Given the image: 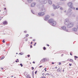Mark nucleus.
Returning a JSON list of instances; mask_svg holds the SVG:
<instances>
[{
	"mask_svg": "<svg viewBox=\"0 0 78 78\" xmlns=\"http://www.w3.org/2000/svg\"><path fill=\"white\" fill-rule=\"evenodd\" d=\"M50 18V16L47 15L45 16V19H44V20H48V19Z\"/></svg>",
	"mask_w": 78,
	"mask_h": 78,
	"instance_id": "5",
	"label": "nucleus"
},
{
	"mask_svg": "<svg viewBox=\"0 0 78 78\" xmlns=\"http://www.w3.org/2000/svg\"><path fill=\"white\" fill-rule=\"evenodd\" d=\"M55 69H57V67H55Z\"/></svg>",
	"mask_w": 78,
	"mask_h": 78,
	"instance_id": "62",
	"label": "nucleus"
},
{
	"mask_svg": "<svg viewBox=\"0 0 78 78\" xmlns=\"http://www.w3.org/2000/svg\"><path fill=\"white\" fill-rule=\"evenodd\" d=\"M63 72H64V70L63 69Z\"/></svg>",
	"mask_w": 78,
	"mask_h": 78,
	"instance_id": "61",
	"label": "nucleus"
},
{
	"mask_svg": "<svg viewBox=\"0 0 78 78\" xmlns=\"http://www.w3.org/2000/svg\"><path fill=\"white\" fill-rule=\"evenodd\" d=\"M42 75H43V76H44V73H43V74H42Z\"/></svg>",
	"mask_w": 78,
	"mask_h": 78,
	"instance_id": "55",
	"label": "nucleus"
},
{
	"mask_svg": "<svg viewBox=\"0 0 78 78\" xmlns=\"http://www.w3.org/2000/svg\"><path fill=\"white\" fill-rule=\"evenodd\" d=\"M51 25H52V26H55V25H56V21H54L51 24Z\"/></svg>",
	"mask_w": 78,
	"mask_h": 78,
	"instance_id": "7",
	"label": "nucleus"
},
{
	"mask_svg": "<svg viewBox=\"0 0 78 78\" xmlns=\"http://www.w3.org/2000/svg\"><path fill=\"white\" fill-rule=\"evenodd\" d=\"M27 2H28L29 3H31V2H32L33 1V0H27Z\"/></svg>",
	"mask_w": 78,
	"mask_h": 78,
	"instance_id": "18",
	"label": "nucleus"
},
{
	"mask_svg": "<svg viewBox=\"0 0 78 78\" xmlns=\"http://www.w3.org/2000/svg\"><path fill=\"white\" fill-rule=\"evenodd\" d=\"M69 61H70V62H73V60L72 59H70L69 60Z\"/></svg>",
	"mask_w": 78,
	"mask_h": 78,
	"instance_id": "21",
	"label": "nucleus"
},
{
	"mask_svg": "<svg viewBox=\"0 0 78 78\" xmlns=\"http://www.w3.org/2000/svg\"><path fill=\"white\" fill-rule=\"evenodd\" d=\"M46 75H49V73H46Z\"/></svg>",
	"mask_w": 78,
	"mask_h": 78,
	"instance_id": "46",
	"label": "nucleus"
},
{
	"mask_svg": "<svg viewBox=\"0 0 78 78\" xmlns=\"http://www.w3.org/2000/svg\"><path fill=\"white\" fill-rule=\"evenodd\" d=\"M36 41L35 39H34L33 40V41Z\"/></svg>",
	"mask_w": 78,
	"mask_h": 78,
	"instance_id": "56",
	"label": "nucleus"
},
{
	"mask_svg": "<svg viewBox=\"0 0 78 78\" xmlns=\"http://www.w3.org/2000/svg\"><path fill=\"white\" fill-rule=\"evenodd\" d=\"M28 41V39L27 38L25 39V41Z\"/></svg>",
	"mask_w": 78,
	"mask_h": 78,
	"instance_id": "42",
	"label": "nucleus"
},
{
	"mask_svg": "<svg viewBox=\"0 0 78 78\" xmlns=\"http://www.w3.org/2000/svg\"><path fill=\"white\" fill-rule=\"evenodd\" d=\"M58 64H59V65H61V62H59L58 63Z\"/></svg>",
	"mask_w": 78,
	"mask_h": 78,
	"instance_id": "39",
	"label": "nucleus"
},
{
	"mask_svg": "<svg viewBox=\"0 0 78 78\" xmlns=\"http://www.w3.org/2000/svg\"><path fill=\"white\" fill-rule=\"evenodd\" d=\"M55 64V63L54 62H52V63H51V64Z\"/></svg>",
	"mask_w": 78,
	"mask_h": 78,
	"instance_id": "47",
	"label": "nucleus"
},
{
	"mask_svg": "<svg viewBox=\"0 0 78 78\" xmlns=\"http://www.w3.org/2000/svg\"><path fill=\"white\" fill-rule=\"evenodd\" d=\"M48 3L50 5H51V4H52V2H51V1L49 0L48 1Z\"/></svg>",
	"mask_w": 78,
	"mask_h": 78,
	"instance_id": "17",
	"label": "nucleus"
},
{
	"mask_svg": "<svg viewBox=\"0 0 78 78\" xmlns=\"http://www.w3.org/2000/svg\"><path fill=\"white\" fill-rule=\"evenodd\" d=\"M51 16H55V15H54L53 13H52L51 14Z\"/></svg>",
	"mask_w": 78,
	"mask_h": 78,
	"instance_id": "27",
	"label": "nucleus"
},
{
	"mask_svg": "<svg viewBox=\"0 0 78 78\" xmlns=\"http://www.w3.org/2000/svg\"><path fill=\"white\" fill-rule=\"evenodd\" d=\"M11 76V77H13L14 76Z\"/></svg>",
	"mask_w": 78,
	"mask_h": 78,
	"instance_id": "60",
	"label": "nucleus"
},
{
	"mask_svg": "<svg viewBox=\"0 0 78 78\" xmlns=\"http://www.w3.org/2000/svg\"><path fill=\"white\" fill-rule=\"evenodd\" d=\"M2 42H3V43H5V40H3Z\"/></svg>",
	"mask_w": 78,
	"mask_h": 78,
	"instance_id": "37",
	"label": "nucleus"
},
{
	"mask_svg": "<svg viewBox=\"0 0 78 78\" xmlns=\"http://www.w3.org/2000/svg\"><path fill=\"white\" fill-rule=\"evenodd\" d=\"M54 21V20H53V19H50L48 20V22H49V23H51V24H52L53 22Z\"/></svg>",
	"mask_w": 78,
	"mask_h": 78,
	"instance_id": "6",
	"label": "nucleus"
},
{
	"mask_svg": "<svg viewBox=\"0 0 78 78\" xmlns=\"http://www.w3.org/2000/svg\"><path fill=\"white\" fill-rule=\"evenodd\" d=\"M63 56H64V55H63V54H62V55H61V56L62 57Z\"/></svg>",
	"mask_w": 78,
	"mask_h": 78,
	"instance_id": "50",
	"label": "nucleus"
},
{
	"mask_svg": "<svg viewBox=\"0 0 78 78\" xmlns=\"http://www.w3.org/2000/svg\"><path fill=\"white\" fill-rule=\"evenodd\" d=\"M33 44V42H31V43H30V44Z\"/></svg>",
	"mask_w": 78,
	"mask_h": 78,
	"instance_id": "59",
	"label": "nucleus"
},
{
	"mask_svg": "<svg viewBox=\"0 0 78 78\" xmlns=\"http://www.w3.org/2000/svg\"><path fill=\"white\" fill-rule=\"evenodd\" d=\"M31 11L32 13H33V14H34V12H33V10H31Z\"/></svg>",
	"mask_w": 78,
	"mask_h": 78,
	"instance_id": "30",
	"label": "nucleus"
},
{
	"mask_svg": "<svg viewBox=\"0 0 78 78\" xmlns=\"http://www.w3.org/2000/svg\"><path fill=\"white\" fill-rule=\"evenodd\" d=\"M57 70L58 72H61V68H58L57 69Z\"/></svg>",
	"mask_w": 78,
	"mask_h": 78,
	"instance_id": "19",
	"label": "nucleus"
},
{
	"mask_svg": "<svg viewBox=\"0 0 78 78\" xmlns=\"http://www.w3.org/2000/svg\"><path fill=\"white\" fill-rule=\"evenodd\" d=\"M64 24L67 25L68 28H71L73 26V23L71 22H69V19H66L65 20Z\"/></svg>",
	"mask_w": 78,
	"mask_h": 78,
	"instance_id": "1",
	"label": "nucleus"
},
{
	"mask_svg": "<svg viewBox=\"0 0 78 78\" xmlns=\"http://www.w3.org/2000/svg\"><path fill=\"white\" fill-rule=\"evenodd\" d=\"M53 6L54 7V9H57L56 7V6H55V5H53Z\"/></svg>",
	"mask_w": 78,
	"mask_h": 78,
	"instance_id": "16",
	"label": "nucleus"
},
{
	"mask_svg": "<svg viewBox=\"0 0 78 78\" xmlns=\"http://www.w3.org/2000/svg\"><path fill=\"white\" fill-rule=\"evenodd\" d=\"M35 5H36V3L34 2L31 4V7H34V6H35Z\"/></svg>",
	"mask_w": 78,
	"mask_h": 78,
	"instance_id": "10",
	"label": "nucleus"
},
{
	"mask_svg": "<svg viewBox=\"0 0 78 78\" xmlns=\"http://www.w3.org/2000/svg\"><path fill=\"white\" fill-rule=\"evenodd\" d=\"M72 30L74 32H76L77 31V29L76 28H73L72 29Z\"/></svg>",
	"mask_w": 78,
	"mask_h": 78,
	"instance_id": "9",
	"label": "nucleus"
},
{
	"mask_svg": "<svg viewBox=\"0 0 78 78\" xmlns=\"http://www.w3.org/2000/svg\"><path fill=\"white\" fill-rule=\"evenodd\" d=\"M61 28L62 30H65V31H66V32H71L68 29H66V27L65 26H63L62 27H61Z\"/></svg>",
	"mask_w": 78,
	"mask_h": 78,
	"instance_id": "3",
	"label": "nucleus"
},
{
	"mask_svg": "<svg viewBox=\"0 0 78 78\" xmlns=\"http://www.w3.org/2000/svg\"><path fill=\"white\" fill-rule=\"evenodd\" d=\"M72 11V10L70 9H69L68 10V13H69V12H70Z\"/></svg>",
	"mask_w": 78,
	"mask_h": 78,
	"instance_id": "15",
	"label": "nucleus"
},
{
	"mask_svg": "<svg viewBox=\"0 0 78 78\" xmlns=\"http://www.w3.org/2000/svg\"><path fill=\"white\" fill-rule=\"evenodd\" d=\"M47 68H46L44 69V70H45V72H47V70H46Z\"/></svg>",
	"mask_w": 78,
	"mask_h": 78,
	"instance_id": "36",
	"label": "nucleus"
},
{
	"mask_svg": "<svg viewBox=\"0 0 78 78\" xmlns=\"http://www.w3.org/2000/svg\"><path fill=\"white\" fill-rule=\"evenodd\" d=\"M42 78H46V77H45L44 76H42Z\"/></svg>",
	"mask_w": 78,
	"mask_h": 78,
	"instance_id": "41",
	"label": "nucleus"
},
{
	"mask_svg": "<svg viewBox=\"0 0 78 78\" xmlns=\"http://www.w3.org/2000/svg\"><path fill=\"white\" fill-rule=\"evenodd\" d=\"M42 11L44 12H46V9L44 8L43 7L42 9Z\"/></svg>",
	"mask_w": 78,
	"mask_h": 78,
	"instance_id": "12",
	"label": "nucleus"
},
{
	"mask_svg": "<svg viewBox=\"0 0 78 78\" xmlns=\"http://www.w3.org/2000/svg\"><path fill=\"white\" fill-rule=\"evenodd\" d=\"M1 69H2V70H3V68H1Z\"/></svg>",
	"mask_w": 78,
	"mask_h": 78,
	"instance_id": "64",
	"label": "nucleus"
},
{
	"mask_svg": "<svg viewBox=\"0 0 78 78\" xmlns=\"http://www.w3.org/2000/svg\"><path fill=\"white\" fill-rule=\"evenodd\" d=\"M37 72V71H36L35 72V74H36Z\"/></svg>",
	"mask_w": 78,
	"mask_h": 78,
	"instance_id": "32",
	"label": "nucleus"
},
{
	"mask_svg": "<svg viewBox=\"0 0 78 78\" xmlns=\"http://www.w3.org/2000/svg\"><path fill=\"white\" fill-rule=\"evenodd\" d=\"M43 49L44 50H45V49H46V48H45V47H44Z\"/></svg>",
	"mask_w": 78,
	"mask_h": 78,
	"instance_id": "29",
	"label": "nucleus"
},
{
	"mask_svg": "<svg viewBox=\"0 0 78 78\" xmlns=\"http://www.w3.org/2000/svg\"><path fill=\"white\" fill-rule=\"evenodd\" d=\"M20 66H21V67H23V65L22 63L20 64Z\"/></svg>",
	"mask_w": 78,
	"mask_h": 78,
	"instance_id": "26",
	"label": "nucleus"
},
{
	"mask_svg": "<svg viewBox=\"0 0 78 78\" xmlns=\"http://www.w3.org/2000/svg\"><path fill=\"white\" fill-rule=\"evenodd\" d=\"M60 1H66L67 0H60Z\"/></svg>",
	"mask_w": 78,
	"mask_h": 78,
	"instance_id": "40",
	"label": "nucleus"
},
{
	"mask_svg": "<svg viewBox=\"0 0 78 78\" xmlns=\"http://www.w3.org/2000/svg\"><path fill=\"white\" fill-rule=\"evenodd\" d=\"M33 64H35V62H33Z\"/></svg>",
	"mask_w": 78,
	"mask_h": 78,
	"instance_id": "51",
	"label": "nucleus"
},
{
	"mask_svg": "<svg viewBox=\"0 0 78 78\" xmlns=\"http://www.w3.org/2000/svg\"><path fill=\"white\" fill-rule=\"evenodd\" d=\"M69 65L70 66H72V64H70V63H69Z\"/></svg>",
	"mask_w": 78,
	"mask_h": 78,
	"instance_id": "45",
	"label": "nucleus"
},
{
	"mask_svg": "<svg viewBox=\"0 0 78 78\" xmlns=\"http://www.w3.org/2000/svg\"><path fill=\"white\" fill-rule=\"evenodd\" d=\"M36 44H37L36 42L34 44V46H36Z\"/></svg>",
	"mask_w": 78,
	"mask_h": 78,
	"instance_id": "33",
	"label": "nucleus"
},
{
	"mask_svg": "<svg viewBox=\"0 0 78 78\" xmlns=\"http://www.w3.org/2000/svg\"><path fill=\"white\" fill-rule=\"evenodd\" d=\"M3 17H0V20H2V19H3Z\"/></svg>",
	"mask_w": 78,
	"mask_h": 78,
	"instance_id": "31",
	"label": "nucleus"
},
{
	"mask_svg": "<svg viewBox=\"0 0 78 78\" xmlns=\"http://www.w3.org/2000/svg\"><path fill=\"white\" fill-rule=\"evenodd\" d=\"M8 12V10H6L5 11H4L3 13H5V15L6 16V15H7L8 14H7V12Z\"/></svg>",
	"mask_w": 78,
	"mask_h": 78,
	"instance_id": "13",
	"label": "nucleus"
},
{
	"mask_svg": "<svg viewBox=\"0 0 78 78\" xmlns=\"http://www.w3.org/2000/svg\"><path fill=\"white\" fill-rule=\"evenodd\" d=\"M38 15H39V16H44V14H45V13L44 12H40L39 13H38Z\"/></svg>",
	"mask_w": 78,
	"mask_h": 78,
	"instance_id": "8",
	"label": "nucleus"
},
{
	"mask_svg": "<svg viewBox=\"0 0 78 78\" xmlns=\"http://www.w3.org/2000/svg\"><path fill=\"white\" fill-rule=\"evenodd\" d=\"M24 33H27V31L25 30V31H24Z\"/></svg>",
	"mask_w": 78,
	"mask_h": 78,
	"instance_id": "48",
	"label": "nucleus"
},
{
	"mask_svg": "<svg viewBox=\"0 0 78 78\" xmlns=\"http://www.w3.org/2000/svg\"><path fill=\"white\" fill-rule=\"evenodd\" d=\"M3 24L4 25H7L8 24V22L7 21H5L3 22Z\"/></svg>",
	"mask_w": 78,
	"mask_h": 78,
	"instance_id": "14",
	"label": "nucleus"
},
{
	"mask_svg": "<svg viewBox=\"0 0 78 78\" xmlns=\"http://www.w3.org/2000/svg\"><path fill=\"white\" fill-rule=\"evenodd\" d=\"M74 58H76V59H77V58H78V57L76 56H75Z\"/></svg>",
	"mask_w": 78,
	"mask_h": 78,
	"instance_id": "28",
	"label": "nucleus"
},
{
	"mask_svg": "<svg viewBox=\"0 0 78 78\" xmlns=\"http://www.w3.org/2000/svg\"><path fill=\"white\" fill-rule=\"evenodd\" d=\"M4 58H5V57L3 56L1 58V59H4Z\"/></svg>",
	"mask_w": 78,
	"mask_h": 78,
	"instance_id": "25",
	"label": "nucleus"
},
{
	"mask_svg": "<svg viewBox=\"0 0 78 78\" xmlns=\"http://www.w3.org/2000/svg\"><path fill=\"white\" fill-rule=\"evenodd\" d=\"M6 8H4V9H5V10H6Z\"/></svg>",
	"mask_w": 78,
	"mask_h": 78,
	"instance_id": "63",
	"label": "nucleus"
},
{
	"mask_svg": "<svg viewBox=\"0 0 78 78\" xmlns=\"http://www.w3.org/2000/svg\"><path fill=\"white\" fill-rule=\"evenodd\" d=\"M67 5L69 6V7H70V8L71 9H75V8L73 7V5H72V3L71 2H69L68 3H67Z\"/></svg>",
	"mask_w": 78,
	"mask_h": 78,
	"instance_id": "2",
	"label": "nucleus"
},
{
	"mask_svg": "<svg viewBox=\"0 0 78 78\" xmlns=\"http://www.w3.org/2000/svg\"><path fill=\"white\" fill-rule=\"evenodd\" d=\"M60 10H62V9H63V8L62 7H60Z\"/></svg>",
	"mask_w": 78,
	"mask_h": 78,
	"instance_id": "24",
	"label": "nucleus"
},
{
	"mask_svg": "<svg viewBox=\"0 0 78 78\" xmlns=\"http://www.w3.org/2000/svg\"><path fill=\"white\" fill-rule=\"evenodd\" d=\"M76 27L77 28V29L78 30V26H77Z\"/></svg>",
	"mask_w": 78,
	"mask_h": 78,
	"instance_id": "58",
	"label": "nucleus"
},
{
	"mask_svg": "<svg viewBox=\"0 0 78 78\" xmlns=\"http://www.w3.org/2000/svg\"><path fill=\"white\" fill-rule=\"evenodd\" d=\"M47 61V59L45 58H44L42 60H41V62H45V61Z\"/></svg>",
	"mask_w": 78,
	"mask_h": 78,
	"instance_id": "11",
	"label": "nucleus"
},
{
	"mask_svg": "<svg viewBox=\"0 0 78 78\" xmlns=\"http://www.w3.org/2000/svg\"><path fill=\"white\" fill-rule=\"evenodd\" d=\"M16 62H19V61L18 60V61H17V60H16Z\"/></svg>",
	"mask_w": 78,
	"mask_h": 78,
	"instance_id": "38",
	"label": "nucleus"
},
{
	"mask_svg": "<svg viewBox=\"0 0 78 78\" xmlns=\"http://www.w3.org/2000/svg\"><path fill=\"white\" fill-rule=\"evenodd\" d=\"M30 48H33V47H32V45H30Z\"/></svg>",
	"mask_w": 78,
	"mask_h": 78,
	"instance_id": "43",
	"label": "nucleus"
},
{
	"mask_svg": "<svg viewBox=\"0 0 78 78\" xmlns=\"http://www.w3.org/2000/svg\"><path fill=\"white\" fill-rule=\"evenodd\" d=\"M47 46H48V47H49V46H50L49 44H47Z\"/></svg>",
	"mask_w": 78,
	"mask_h": 78,
	"instance_id": "54",
	"label": "nucleus"
},
{
	"mask_svg": "<svg viewBox=\"0 0 78 78\" xmlns=\"http://www.w3.org/2000/svg\"><path fill=\"white\" fill-rule=\"evenodd\" d=\"M31 68L32 69V70H34V68L33 67H32Z\"/></svg>",
	"mask_w": 78,
	"mask_h": 78,
	"instance_id": "35",
	"label": "nucleus"
},
{
	"mask_svg": "<svg viewBox=\"0 0 78 78\" xmlns=\"http://www.w3.org/2000/svg\"><path fill=\"white\" fill-rule=\"evenodd\" d=\"M30 39H33V37H30Z\"/></svg>",
	"mask_w": 78,
	"mask_h": 78,
	"instance_id": "52",
	"label": "nucleus"
},
{
	"mask_svg": "<svg viewBox=\"0 0 78 78\" xmlns=\"http://www.w3.org/2000/svg\"><path fill=\"white\" fill-rule=\"evenodd\" d=\"M39 2L42 4H46L47 2L46 0H39Z\"/></svg>",
	"mask_w": 78,
	"mask_h": 78,
	"instance_id": "4",
	"label": "nucleus"
},
{
	"mask_svg": "<svg viewBox=\"0 0 78 78\" xmlns=\"http://www.w3.org/2000/svg\"><path fill=\"white\" fill-rule=\"evenodd\" d=\"M70 55H71V56H72V52H70Z\"/></svg>",
	"mask_w": 78,
	"mask_h": 78,
	"instance_id": "44",
	"label": "nucleus"
},
{
	"mask_svg": "<svg viewBox=\"0 0 78 78\" xmlns=\"http://www.w3.org/2000/svg\"><path fill=\"white\" fill-rule=\"evenodd\" d=\"M42 67V66H39V67H40V68H41V67Z\"/></svg>",
	"mask_w": 78,
	"mask_h": 78,
	"instance_id": "49",
	"label": "nucleus"
},
{
	"mask_svg": "<svg viewBox=\"0 0 78 78\" xmlns=\"http://www.w3.org/2000/svg\"><path fill=\"white\" fill-rule=\"evenodd\" d=\"M19 54L20 55H24V53H22V52H21V53H19Z\"/></svg>",
	"mask_w": 78,
	"mask_h": 78,
	"instance_id": "20",
	"label": "nucleus"
},
{
	"mask_svg": "<svg viewBox=\"0 0 78 78\" xmlns=\"http://www.w3.org/2000/svg\"><path fill=\"white\" fill-rule=\"evenodd\" d=\"M76 10H78V8H76Z\"/></svg>",
	"mask_w": 78,
	"mask_h": 78,
	"instance_id": "57",
	"label": "nucleus"
},
{
	"mask_svg": "<svg viewBox=\"0 0 78 78\" xmlns=\"http://www.w3.org/2000/svg\"><path fill=\"white\" fill-rule=\"evenodd\" d=\"M56 8L57 9L59 8V5L56 6Z\"/></svg>",
	"mask_w": 78,
	"mask_h": 78,
	"instance_id": "22",
	"label": "nucleus"
},
{
	"mask_svg": "<svg viewBox=\"0 0 78 78\" xmlns=\"http://www.w3.org/2000/svg\"><path fill=\"white\" fill-rule=\"evenodd\" d=\"M28 36H29V35L28 34H27L26 35V37H28Z\"/></svg>",
	"mask_w": 78,
	"mask_h": 78,
	"instance_id": "23",
	"label": "nucleus"
},
{
	"mask_svg": "<svg viewBox=\"0 0 78 78\" xmlns=\"http://www.w3.org/2000/svg\"><path fill=\"white\" fill-rule=\"evenodd\" d=\"M27 57H28V58H29V57H30V55H27Z\"/></svg>",
	"mask_w": 78,
	"mask_h": 78,
	"instance_id": "34",
	"label": "nucleus"
},
{
	"mask_svg": "<svg viewBox=\"0 0 78 78\" xmlns=\"http://www.w3.org/2000/svg\"><path fill=\"white\" fill-rule=\"evenodd\" d=\"M69 61V59H68L67 60V61Z\"/></svg>",
	"mask_w": 78,
	"mask_h": 78,
	"instance_id": "53",
	"label": "nucleus"
}]
</instances>
